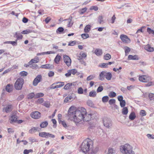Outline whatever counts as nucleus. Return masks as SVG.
I'll return each instance as SVG.
<instances>
[{
    "label": "nucleus",
    "instance_id": "nucleus-7",
    "mask_svg": "<svg viewBox=\"0 0 154 154\" xmlns=\"http://www.w3.org/2000/svg\"><path fill=\"white\" fill-rule=\"evenodd\" d=\"M42 80V76L41 75H38L34 79L33 82V85L34 86H36L38 83L40 82Z\"/></svg>",
    "mask_w": 154,
    "mask_h": 154
},
{
    "label": "nucleus",
    "instance_id": "nucleus-24",
    "mask_svg": "<svg viewBox=\"0 0 154 154\" xmlns=\"http://www.w3.org/2000/svg\"><path fill=\"white\" fill-rule=\"evenodd\" d=\"M91 26L90 25H87L85 27L84 31L85 32L88 33L91 30Z\"/></svg>",
    "mask_w": 154,
    "mask_h": 154
},
{
    "label": "nucleus",
    "instance_id": "nucleus-58",
    "mask_svg": "<svg viewBox=\"0 0 154 154\" xmlns=\"http://www.w3.org/2000/svg\"><path fill=\"white\" fill-rule=\"evenodd\" d=\"M10 44L12 45L13 46H16L17 45V40L14 41H10Z\"/></svg>",
    "mask_w": 154,
    "mask_h": 154
},
{
    "label": "nucleus",
    "instance_id": "nucleus-34",
    "mask_svg": "<svg viewBox=\"0 0 154 154\" xmlns=\"http://www.w3.org/2000/svg\"><path fill=\"white\" fill-rule=\"evenodd\" d=\"M15 36L17 38L16 40H18L19 39H22L23 38V36L22 35L20 34L19 33H18L16 32L15 34Z\"/></svg>",
    "mask_w": 154,
    "mask_h": 154
},
{
    "label": "nucleus",
    "instance_id": "nucleus-16",
    "mask_svg": "<svg viewBox=\"0 0 154 154\" xmlns=\"http://www.w3.org/2000/svg\"><path fill=\"white\" fill-rule=\"evenodd\" d=\"M144 49L148 51L152 52L154 51L153 47H151L149 45H145L144 47Z\"/></svg>",
    "mask_w": 154,
    "mask_h": 154
},
{
    "label": "nucleus",
    "instance_id": "nucleus-3",
    "mask_svg": "<svg viewBox=\"0 0 154 154\" xmlns=\"http://www.w3.org/2000/svg\"><path fill=\"white\" fill-rule=\"evenodd\" d=\"M92 141L89 140V141L85 140L82 143L81 146V149L82 152L87 153L91 151V147L92 146Z\"/></svg>",
    "mask_w": 154,
    "mask_h": 154
},
{
    "label": "nucleus",
    "instance_id": "nucleus-4",
    "mask_svg": "<svg viewBox=\"0 0 154 154\" xmlns=\"http://www.w3.org/2000/svg\"><path fill=\"white\" fill-rule=\"evenodd\" d=\"M139 79L140 82L147 83L145 84V86L149 87L154 85V82L152 81L151 77L146 75L140 76Z\"/></svg>",
    "mask_w": 154,
    "mask_h": 154
},
{
    "label": "nucleus",
    "instance_id": "nucleus-27",
    "mask_svg": "<svg viewBox=\"0 0 154 154\" xmlns=\"http://www.w3.org/2000/svg\"><path fill=\"white\" fill-rule=\"evenodd\" d=\"M56 88H60L64 85V82H56Z\"/></svg>",
    "mask_w": 154,
    "mask_h": 154
},
{
    "label": "nucleus",
    "instance_id": "nucleus-59",
    "mask_svg": "<svg viewBox=\"0 0 154 154\" xmlns=\"http://www.w3.org/2000/svg\"><path fill=\"white\" fill-rule=\"evenodd\" d=\"M51 89H54L56 88V82L53 84L50 87Z\"/></svg>",
    "mask_w": 154,
    "mask_h": 154
},
{
    "label": "nucleus",
    "instance_id": "nucleus-39",
    "mask_svg": "<svg viewBox=\"0 0 154 154\" xmlns=\"http://www.w3.org/2000/svg\"><path fill=\"white\" fill-rule=\"evenodd\" d=\"M44 95V94L42 93H37L35 94V98H39L43 96Z\"/></svg>",
    "mask_w": 154,
    "mask_h": 154
},
{
    "label": "nucleus",
    "instance_id": "nucleus-44",
    "mask_svg": "<svg viewBox=\"0 0 154 154\" xmlns=\"http://www.w3.org/2000/svg\"><path fill=\"white\" fill-rule=\"evenodd\" d=\"M109 96L110 97H114L116 96V93L114 92H110Z\"/></svg>",
    "mask_w": 154,
    "mask_h": 154
},
{
    "label": "nucleus",
    "instance_id": "nucleus-14",
    "mask_svg": "<svg viewBox=\"0 0 154 154\" xmlns=\"http://www.w3.org/2000/svg\"><path fill=\"white\" fill-rule=\"evenodd\" d=\"M39 61L38 57H35L33 59H32L29 61L28 63L29 65H31L33 63H36L38 62Z\"/></svg>",
    "mask_w": 154,
    "mask_h": 154
},
{
    "label": "nucleus",
    "instance_id": "nucleus-19",
    "mask_svg": "<svg viewBox=\"0 0 154 154\" xmlns=\"http://www.w3.org/2000/svg\"><path fill=\"white\" fill-rule=\"evenodd\" d=\"M105 77L107 80H110L112 77V74L110 72H107L106 71Z\"/></svg>",
    "mask_w": 154,
    "mask_h": 154
},
{
    "label": "nucleus",
    "instance_id": "nucleus-51",
    "mask_svg": "<svg viewBox=\"0 0 154 154\" xmlns=\"http://www.w3.org/2000/svg\"><path fill=\"white\" fill-rule=\"evenodd\" d=\"M69 71L71 73V74H72L73 75H74L77 72V71L75 69H73L70 70H69Z\"/></svg>",
    "mask_w": 154,
    "mask_h": 154
},
{
    "label": "nucleus",
    "instance_id": "nucleus-60",
    "mask_svg": "<svg viewBox=\"0 0 154 154\" xmlns=\"http://www.w3.org/2000/svg\"><path fill=\"white\" fill-rule=\"evenodd\" d=\"M100 66L102 68H106L108 66V64L107 63H102L100 65Z\"/></svg>",
    "mask_w": 154,
    "mask_h": 154
},
{
    "label": "nucleus",
    "instance_id": "nucleus-32",
    "mask_svg": "<svg viewBox=\"0 0 154 154\" xmlns=\"http://www.w3.org/2000/svg\"><path fill=\"white\" fill-rule=\"evenodd\" d=\"M109 99L108 96H104L102 98V101L103 103H106L108 101Z\"/></svg>",
    "mask_w": 154,
    "mask_h": 154
},
{
    "label": "nucleus",
    "instance_id": "nucleus-28",
    "mask_svg": "<svg viewBox=\"0 0 154 154\" xmlns=\"http://www.w3.org/2000/svg\"><path fill=\"white\" fill-rule=\"evenodd\" d=\"M122 110V114L124 115H127L128 112V109L127 107H123Z\"/></svg>",
    "mask_w": 154,
    "mask_h": 154
},
{
    "label": "nucleus",
    "instance_id": "nucleus-64",
    "mask_svg": "<svg viewBox=\"0 0 154 154\" xmlns=\"http://www.w3.org/2000/svg\"><path fill=\"white\" fill-rule=\"evenodd\" d=\"M48 76L49 77H52L54 75V73L52 71H50L48 73Z\"/></svg>",
    "mask_w": 154,
    "mask_h": 154
},
{
    "label": "nucleus",
    "instance_id": "nucleus-43",
    "mask_svg": "<svg viewBox=\"0 0 154 154\" xmlns=\"http://www.w3.org/2000/svg\"><path fill=\"white\" fill-rule=\"evenodd\" d=\"M64 30V29L62 27H59L56 30V32L57 33H60Z\"/></svg>",
    "mask_w": 154,
    "mask_h": 154
},
{
    "label": "nucleus",
    "instance_id": "nucleus-61",
    "mask_svg": "<svg viewBox=\"0 0 154 154\" xmlns=\"http://www.w3.org/2000/svg\"><path fill=\"white\" fill-rule=\"evenodd\" d=\"M80 55L82 57V58H85L86 57L87 55L85 53H84L83 52L80 53Z\"/></svg>",
    "mask_w": 154,
    "mask_h": 154
},
{
    "label": "nucleus",
    "instance_id": "nucleus-31",
    "mask_svg": "<svg viewBox=\"0 0 154 154\" xmlns=\"http://www.w3.org/2000/svg\"><path fill=\"white\" fill-rule=\"evenodd\" d=\"M48 125V123L47 121H45L42 122L40 124V127L41 128H45Z\"/></svg>",
    "mask_w": 154,
    "mask_h": 154
},
{
    "label": "nucleus",
    "instance_id": "nucleus-47",
    "mask_svg": "<svg viewBox=\"0 0 154 154\" xmlns=\"http://www.w3.org/2000/svg\"><path fill=\"white\" fill-rule=\"evenodd\" d=\"M120 104L121 107H124L126 105L125 101L124 100H123L120 102Z\"/></svg>",
    "mask_w": 154,
    "mask_h": 154
},
{
    "label": "nucleus",
    "instance_id": "nucleus-46",
    "mask_svg": "<svg viewBox=\"0 0 154 154\" xmlns=\"http://www.w3.org/2000/svg\"><path fill=\"white\" fill-rule=\"evenodd\" d=\"M35 97V95L33 93H32L29 94L28 95V98L29 99H32L33 97Z\"/></svg>",
    "mask_w": 154,
    "mask_h": 154
},
{
    "label": "nucleus",
    "instance_id": "nucleus-20",
    "mask_svg": "<svg viewBox=\"0 0 154 154\" xmlns=\"http://www.w3.org/2000/svg\"><path fill=\"white\" fill-rule=\"evenodd\" d=\"M99 148L97 147L92 148V147H91V152L92 154H95L98 151Z\"/></svg>",
    "mask_w": 154,
    "mask_h": 154
},
{
    "label": "nucleus",
    "instance_id": "nucleus-52",
    "mask_svg": "<svg viewBox=\"0 0 154 154\" xmlns=\"http://www.w3.org/2000/svg\"><path fill=\"white\" fill-rule=\"evenodd\" d=\"M115 102L116 100L114 99H110L109 101V103L110 105H112V104L115 103Z\"/></svg>",
    "mask_w": 154,
    "mask_h": 154
},
{
    "label": "nucleus",
    "instance_id": "nucleus-37",
    "mask_svg": "<svg viewBox=\"0 0 154 154\" xmlns=\"http://www.w3.org/2000/svg\"><path fill=\"white\" fill-rule=\"evenodd\" d=\"M103 58L105 60H109L111 58V55L109 54H107L104 56Z\"/></svg>",
    "mask_w": 154,
    "mask_h": 154
},
{
    "label": "nucleus",
    "instance_id": "nucleus-10",
    "mask_svg": "<svg viewBox=\"0 0 154 154\" xmlns=\"http://www.w3.org/2000/svg\"><path fill=\"white\" fill-rule=\"evenodd\" d=\"M63 59L64 62L68 66H70L71 60L70 58L68 56L66 55L63 56Z\"/></svg>",
    "mask_w": 154,
    "mask_h": 154
},
{
    "label": "nucleus",
    "instance_id": "nucleus-48",
    "mask_svg": "<svg viewBox=\"0 0 154 154\" xmlns=\"http://www.w3.org/2000/svg\"><path fill=\"white\" fill-rule=\"evenodd\" d=\"M125 55H127V54L131 50L130 48L128 47H125Z\"/></svg>",
    "mask_w": 154,
    "mask_h": 154
},
{
    "label": "nucleus",
    "instance_id": "nucleus-2",
    "mask_svg": "<svg viewBox=\"0 0 154 154\" xmlns=\"http://www.w3.org/2000/svg\"><path fill=\"white\" fill-rule=\"evenodd\" d=\"M120 149L122 154H135L133 147L128 143L121 146Z\"/></svg>",
    "mask_w": 154,
    "mask_h": 154
},
{
    "label": "nucleus",
    "instance_id": "nucleus-55",
    "mask_svg": "<svg viewBox=\"0 0 154 154\" xmlns=\"http://www.w3.org/2000/svg\"><path fill=\"white\" fill-rule=\"evenodd\" d=\"M78 93L79 94H82L83 93V90L82 87H80L78 88Z\"/></svg>",
    "mask_w": 154,
    "mask_h": 154
},
{
    "label": "nucleus",
    "instance_id": "nucleus-63",
    "mask_svg": "<svg viewBox=\"0 0 154 154\" xmlns=\"http://www.w3.org/2000/svg\"><path fill=\"white\" fill-rule=\"evenodd\" d=\"M87 103L90 106L92 107L93 105L92 102L90 100H88L87 102Z\"/></svg>",
    "mask_w": 154,
    "mask_h": 154
},
{
    "label": "nucleus",
    "instance_id": "nucleus-38",
    "mask_svg": "<svg viewBox=\"0 0 154 154\" xmlns=\"http://www.w3.org/2000/svg\"><path fill=\"white\" fill-rule=\"evenodd\" d=\"M69 20V21L68 23V25H67V26L68 27H71L72 26V25L73 24V23L71 22L72 19L69 18L68 19H65V20Z\"/></svg>",
    "mask_w": 154,
    "mask_h": 154
},
{
    "label": "nucleus",
    "instance_id": "nucleus-36",
    "mask_svg": "<svg viewBox=\"0 0 154 154\" xmlns=\"http://www.w3.org/2000/svg\"><path fill=\"white\" fill-rule=\"evenodd\" d=\"M87 8L86 7L80 9L79 12L80 14H82L85 13L87 10Z\"/></svg>",
    "mask_w": 154,
    "mask_h": 154
},
{
    "label": "nucleus",
    "instance_id": "nucleus-54",
    "mask_svg": "<svg viewBox=\"0 0 154 154\" xmlns=\"http://www.w3.org/2000/svg\"><path fill=\"white\" fill-rule=\"evenodd\" d=\"M20 75L21 76H26L27 75V72L25 71H23L20 73Z\"/></svg>",
    "mask_w": 154,
    "mask_h": 154
},
{
    "label": "nucleus",
    "instance_id": "nucleus-35",
    "mask_svg": "<svg viewBox=\"0 0 154 154\" xmlns=\"http://www.w3.org/2000/svg\"><path fill=\"white\" fill-rule=\"evenodd\" d=\"M103 17L102 16H99L98 18V22L100 24H102L103 22Z\"/></svg>",
    "mask_w": 154,
    "mask_h": 154
},
{
    "label": "nucleus",
    "instance_id": "nucleus-57",
    "mask_svg": "<svg viewBox=\"0 0 154 154\" xmlns=\"http://www.w3.org/2000/svg\"><path fill=\"white\" fill-rule=\"evenodd\" d=\"M49 64H46L42 65L41 67L42 68L49 69L50 68Z\"/></svg>",
    "mask_w": 154,
    "mask_h": 154
},
{
    "label": "nucleus",
    "instance_id": "nucleus-18",
    "mask_svg": "<svg viewBox=\"0 0 154 154\" xmlns=\"http://www.w3.org/2000/svg\"><path fill=\"white\" fill-rule=\"evenodd\" d=\"M39 131V128L38 127H36L32 128L29 131V132L30 134H32L36 131Z\"/></svg>",
    "mask_w": 154,
    "mask_h": 154
},
{
    "label": "nucleus",
    "instance_id": "nucleus-5",
    "mask_svg": "<svg viewBox=\"0 0 154 154\" xmlns=\"http://www.w3.org/2000/svg\"><path fill=\"white\" fill-rule=\"evenodd\" d=\"M24 84V80L21 78L18 79L14 84V88L17 90L21 89Z\"/></svg>",
    "mask_w": 154,
    "mask_h": 154
},
{
    "label": "nucleus",
    "instance_id": "nucleus-30",
    "mask_svg": "<svg viewBox=\"0 0 154 154\" xmlns=\"http://www.w3.org/2000/svg\"><path fill=\"white\" fill-rule=\"evenodd\" d=\"M61 58V57L60 55H57L54 59L55 62L56 63L58 64L59 61H60Z\"/></svg>",
    "mask_w": 154,
    "mask_h": 154
},
{
    "label": "nucleus",
    "instance_id": "nucleus-56",
    "mask_svg": "<svg viewBox=\"0 0 154 154\" xmlns=\"http://www.w3.org/2000/svg\"><path fill=\"white\" fill-rule=\"evenodd\" d=\"M43 105L45 106L48 108L50 106V104L49 102L46 101L43 104Z\"/></svg>",
    "mask_w": 154,
    "mask_h": 154
},
{
    "label": "nucleus",
    "instance_id": "nucleus-15",
    "mask_svg": "<svg viewBox=\"0 0 154 154\" xmlns=\"http://www.w3.org/2000/svg\"><path fill=\"white\" fill-rule=\"evenodd\" d=\"M5 89L7 91L11 92L13 89V86L11 84H8L6 86Z\"/></svg>",
    "mask_w": 154,
    "mask_h": 154
},
{
    "label": "nucleus",
    "instance_id": "nucleus-29",
    "mask_svg": "<svg viewBox=\"0 0 154 154\" xmlns=\"http://www.w3.org/2000/svg\"><path fill=\"white\" fill-rule=\"evenodd\" d=\"M97 94L96 92L95 91H92L90 92L89 93V96L90 97H94Z\"/></svg>",
    "mask_w": 154,
    "mask_h": 154
},
{
    "label": "nucleus",
    "instance_id": "nucleus-11",
    "mask_svg": "<svg viewBox=\"0 0 154 154\" xmlns=\"http://www.w3.org/2000/svg\"><path fill=\"white\" fill-rule=\"evenodd\" d=\"M31 116L33 119H38L41 117V113L37 111L31 113Z\"/></svg>",
    "mask_w": 154,
    "mask_h": 154
},
{
    "label": "nucleus",
    "instance_id": "nucleus-50",
    "mask_svg": "<svg viewBox=\"0 0 154 154\" xmlns=\"http://www.w3.org/2000/svg\"><path fill=\"white\" fill-rule=\"evenodd\" d=\"M59 123L60 124H61L64 127L66 128V127L67 125L64 121L59 120Z\"/></svg>",
    "mask_w": 154,
    "mask_h": 154
},
{
    "label": "nucleus",
    "instance_id": "nucleus-12",
    "mask_svg": "<svg viewBox=\"0 0 154 154\" xmlns=\"http://www.w3.org/2000/svg\"><path fill=\"white\" fill-rule=\"evenodd\" d=\"M17 116L16 115H12L9 119L10 122L12 124L17 122Z\"/></svg>",
    "mask_w": 154,
    "mask_h": 154
},
{
    "label": "nucleus",
    "instance_id": "nucleus-45",
    "mask_svg": "<svg viewBox=\"0 0 154 154\" xmlns=\"http://www.w3.org/2000/svg\"><path fill=\"white\" fill-rule=\"evenodd\" d=\"M81 36L83 39H86L89 37V35L87 33L82 34Z\"/></svg>",
    "mask_w": 154,
    "mask_h": 154
},
{
    "label": "nucleus",
    "instance_id": "nucleus-6",
    "mask_svg": "<svg viewBox=\"0 0 154 154\" xmlns=\"http://www.w3.org/2000/svg\"><path fill=\"white\" fill-rule=\"evenodd\" d=\"M39 135V136L42 137L54 138L55 137V136L54 135L45 132H40Z\"/></svg>",
    "mask_w": 154,
    "mask_h": 154
},
{
    "label": "nucleus",
    "instance_id": "nucleus-17",
    "mask_svg": "<svg viewBox=\"0 0 154 154\" xmlns=\"http://www.w3.org/2000/svg\"><path fill=\"white\" fill-rule=\"evenodd\" d=\"M94 53L97 56H100L103 54L102 50L99 48L96 49Z\"/></svg>",
    "mask_w": 154,
    "mask_h": 154
},
{
    "label": "nucleus",
    "instance_id": "nucleus-25",
    "mask_svg": "<svg viewBox=\"0 0 154 154\" xmlns=\"http://www.w3.org/2000/svg\"><path fill=\"white\" fill-rule=\"evenodd\" d=\"M116 152V150L115 149L111 147H109L108 149L107 154H113Z\"/></svg>",
    "mask_w": 154,
    "mask_h": 154
},
{
    "label": "nucleus",
    "instance_id": "nucleus-62",
    "mask_svg": "<svg viewBox=\"0 0 154 154\" xmlns=\"http://www.w3.org/2000/svg\"><path fill=\"white\" fill-rule=\"evenodd\" d=\"M140 115L142 116H144L146 115V113L144 110H141L140 112Z\"/></svg>",
    "mask_w": 154,
    "mask_h": 154
},
{
    "label": "nucleus",
    "instance_id": "nucleus-49",
    "mask_svg": "<svg viewBox=\"0 0 154 154\" xmlns=\"http://www.w3.org/2000/svg\"><path fill=\"white\" fill-rule=\"evenodd\" d=\"M95 77V76L93 75H91L89 76L87 78V80L88 81L92 80Z\"/></svg>",
    "mask_w": 154,
    "mask_h": 154
},
{
    "label": "nucleus",
    "instance_id": "nucleus-23",
    "mask_svg": "<svg viewBox=\"0 0 154 154\" xmlns=\"http://www.w3.org/2000/svg\"><path fill=\"white\" fill-rule=\"evenodd\" d=\"M136 117V116L134 112H132L129 116V119L131 120H134Z\"/></svg>",
    "mask_w": 154,
    "mask_h": 154
},
{
    "label": "nucleus",
    "instance_id": "nucleus-26",
    "mask_svg": "<svg viewBox=\"0 0 154 154\" xmlns=\"http://www.w3.org/2000/svg\"><path fill=\"white\" fill-rule=\"evenodd\" d=\"M72 98V97L71 96H67L64 99V102L67 103L71 102Z\"/></svg>",
    "mask_w": 154,
    "mask_h": 154
},
{
    "label": "nucleus",
    "instance_id": "nucleus-41",
    "mask_svg": "<svg viewBox=\"0 0 154 154\" xmlns=\"http://www.w3.org/2000/svg\"><path fill=\"white\" fill-rule=\"evenodd\" d=\"M147 31L149 34H152L153 35H154V30L152 29L149 27H148L147 28Z\"/></svg>",
    "mask_w": 154,
    "mask_h": 154
},
{
    "label": "nucleus",
    "instance_id": "nucleus-9",
    "mask_svg": "<svg viewBox=\"0 0 154 154\" xmlns=\"http://www.w3.org/2000/svg\"><path fill=\"white\" fill-rule=\"evenodd\" d=\"M120 38L122 42L125 43H128L130 42V39L128 37L124 35H121Z\"/></svg>",
    "mask_w": 154,
    "mask_h": 154
},
{
    "label": "nucleus",
    "instance_id": "nucleus-8",
    "mask_svg": "<svg viewBox=\"0 0 154 154\" xmlns=\"http://www.w3.org/2000/svg\"><path fill=\"white\" fill-rule=\"evenodd\" d=\"M103 123L104 126L107 128H109L111 125V120L107 118L103 119Z\"/></svg>",
    "mask_w": 154,
    "mask_h": 154
},
{
    "label": "nucleus",
    "instance_id": "nucleus-21",
    "mask_svg": "<svg viewBox=\"0 0 154 154\" xmlns=\"http://www.w3.org/2000/svg\"><path fill=\"white\" fill-rule=\"evenodd\" d=\"M106 71H103L101 72L99 75L100 80L102 81L104 79V77H105Z\"/></svg>",
    "mask_w": 154,
    "mask_h": 154
},
{
    "label": "nucleus",
    "instance_id": "nucleus-22",
    "mask_svg": "<svg viewBox=\"0 0 154 154\" xmlns=\"http://www.w3.org/2000/svg\"><path fill=\"white\" fill-rule=\"evenodd\" d=\"M128 60H138V58L137 56L136 55L132 56L131 55H129L128 56Z\"/></svg>",
    "mask_w": 154,
    "mask_h": 154
},
{
    "label": "nucleus",
    "instance_id": "nucleus-40",
    "mask_svg": "<svg viewBox=\"0 0 154 154\" xmlns=\"http://www.w3.org/2000/svg\"><path fill=\"white\" fill-rule=\"evenodd\" d=\"M148 97L151 100H154V94L150 93L149 94Z\"/></svg>",
    "mask_w": 154,
    "mask_h": 154
},
{
    "label": "nucleus",
    "instance_id": "nucleus-33",
    "mask_svg": "<svg viewBox=\"0 0 154 154\" xmlns=\"http://www.w3.org/2000/svg\"><path fill=\"white\" fill-rule=\"evenodd\" d=\"M72 85V83H68L66 84L64 87V88L65 90H67L70 89Z\"/></svg>",
    "mask_w": 154,
    "mask_h": 154
},
{
    "label": "nucleus",
    "instance_id": "nucleus-13",
    "mask_svg": "<svg viewBox=\"0 0 154 154\" xmlns=\"http://www.w3.org/2000/svg\"><path fill=\"white\" fill-rule=\"evenodd\" d=\"M13 109V106L11 105H8L3 109V110L7 113L11 112Z\"/></svg>",
    "mask_w": 154,
    "mask_h": 154
},
{
    "label": "nucleus",
    "instance_id": "nucleus-42",
    "mask_svg": "<svg viewBox=\"0 0 154 154\" xmlns=\"http://www.w3.org/2000/svg\"><path fill=\"white\" fill-rule=\"evenodd\" d=\"M32 31L31 30H30L29 29H27L26 30H23V31H22L21 32V33L22 34H27L29 33H30L32 32Z\"/></svg>",
    "mask_w": 154,
    "mask_h": 154
},
{
    "label": "nucleus",
    "instance_id": "nucleus-53",
    "mask_svg": "<svg viewBox=\"0 0 154 154\" xmlns=\"http://www.w3.org/2000/svg\"><path fill=\"white\" fill-rule=\"evenodd\" d=\"M103 87L102 86H100L98 88L97 90V92H100L103 90Z\"/></svg>",
    "mask_w": 154,
    "mask_h": 154
},
{
    "label": "nucleus",
    "instance_id": "nucleus-1",
    "mask_svg": "<svg viewBox=\"0 0 154 154\" xmlns=\"http://www.w3.org/2000/svg\"><path fill=\"white\" fill-rule=\"evenodd\" d=\"M74 107L71 106L68 111L69 118H71L75 123L76 125L79 126L82 124V121H88L92 118L91 114H87L86 110L83 107H81L76 111L73 110Z\"/></svg>",
    "mask_w": 154,
    "mask_h": 154
}]
</instances>
